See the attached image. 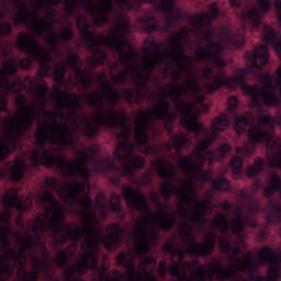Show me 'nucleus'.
I'll return each instance as SVG.
<instances>
[{"mask_svg": "<svg viewBox=\"0 0 281 281\" xmlns=\"http://www.w3.org/2000/svg\"><path fill=\"white\" fill-rule=\"evenodd\" d=\"M97 80L103 85L104 92H89V94H87V104L98 111L95 120L99 126L121 130L116 136L121 142L114 149L113 155L116 160L122 162V166H117L115 161L109 159L97 161V155L100 151L97 145L90 146L87 151L79 153L80 156L71 161L67 160L66 156H56L50 149H47L46 143L49 133L52 144L60 143L61 145L72 146L74 132L67 124H57L58 113L50 112L44 108V105H40V112L45 115L49 123L42 124L35 132V139L41 150H33L31 153V164L33 168L38 169L42 165L47 169L55 167L59 170L61 176L74 179L70 186L66 188V203L82 207L79 202L90 199V213L94 205L93 200L89 194L83 199L81 198V193L86 189V186H90L91 170L88 166L90 161L95 162L94 168L97 171L102 173H105L106 171H115L120 173L121 177L128 179L135 177L136 169H144L146 165V159L142 156L132 159L135 145L131 143V127L128 126L130 117L125 110L116 112L114 109L121 100L119 90H115L111 83H108L106 75H104V72H100ZM105 93L111 105V108L106 110V114L104 108Z\"/></svg>", "mask_w": 281, "mask_h": 281, "instance_id": "nucleus-1", "label": "nucleus"}, {"mask_svg": "<svg viewBox=\"0 0 281 281\" xmlns=\"http://www.w3.org/2000/svg\"><path fill=\"white\" fill-rule=\"evenodd\" d=\"M37 203L42 206L44 213L50 216L48 223L38 217L37 224L43 234L49 233L56 245L64 246L68 240L74 241V247L77 248V244L83 237L82 249L87 250L80 258L79 262L74 266H68L64 272L65 281H82L80 278H75L76 273L79 276L87 274L88 270L95 272L98 281H122L124 276L114 271V277L110 276L109 268L105 265L99 266L98 252L101 245L108 250L112 251L114 248L122 246L124 240V228L120 224H111L106 231L109 236H103L100 228L95 227V221L91 214L92 201L87 199L80 201L81 211L79 217L82 220V228L75 226L71 228V224H65L66 209L55 198L52 191L46 190L42 194L37 195Z\"/></svg>", "mask_w": 281, "mask_h": 281, "instance_id": "nucleus-2", "label": "nucleus"}, {"mask_svg": "<svg viewBox=\"0 0 281 281\" xmlns=\"http://www.w3.org/2000/svg\"><path fill=\"white\" fill-rule=\"evenodd\" d=\"M229 126V117L226 114H221L212 121V132L205 139L199 142L193 151L187 156L181 157L179 165L181 170L189 175L188 179H179L177 171L167 159H156L154 167L157 170L158 177L165 179L166 182L160 188V194L165 199H170L172 195H180L188 202L192 198H196L195 179L201 177L205 182H211V186L216 191H229L231 182L224 177L213 179L211 170L202 171L205 161L213 165L217 160L227 157L232 151V146L227 143L221 145L216 150H211V146L218 137V132L225 131Z\"/></svg>", "mask_w": 281, "mask_h": 281, "instance_id": "nucleus-3", "label": "nucleus"}, {"mask_svg": "<svg viewBox=\"0 0 281 281\" xmlns=\"http://www.w3.org/2000/svg\"><path fill=\"white\" fill-rule=\"evenodd\" d=\"M260 9L252 7L247 11V24L252 30H261V37L265 44L256 46L254 52L247 50V58L250 63L247 71L261 70L269 61V46L273 47L276 53L281 59V37L273 26L269 24H261L262 13H268L272 9L271 0H257ZM277 81L274 75L271 72H262L260 75L261 86L255 83L254 86L247 85V95L250 97L255 108L268 106L276 108L280 105L281 98V66L277 69ZM276 81V83H274ZM277 91H279L280 97Z\"/></svg>", "mask_w": 281, "mask_h": 281, "instance_id": "nucleus-4", "label": "nucleus"}, {"mask_svg": "<svg viewBox=\"0 0 281 281\" xmlns=\"http://www.w3.org/2000/svg\"><path fill=\"white\" fill-rule=\"evenodd\" d=\"M34 228L35 237L21 232L11 231L8 225L0 231V281H8L13 274L14 269L8 260L14 261L19 266L16 278L22 281H38L41 273H48V263L42 261L40 258H32L33 270L27 272L25 266L27 263V256H33L36 249L42 246V249L47 252V248L42 243V237Z\"/></svg>", "mask_w": 281, "mask_h": 281, "instance_id": "nucleus-5", "label": "nucleus"}, {"mask_svg": "<svg viewBox=\"0 0 281 281\" xmlns=\"http://www.w3.org/2000/svg\"><path fill=\"white\" fill-rule=\"evenodd\" d=\"M114 24L115 27L110 29L111 34L104 37L103 44L119 54V60L124 66L125 70H121L117 75H113V82L117 86L125 85L127 82V74L130 72L137 86L135 90L125 88L122 91V95L130 104H143L149 91V86L147 83L149 79H146L137 64H132L133 56H136V53H134L132 48L125 52L126 47H131L126 37V35L131 33L130 20H124L119 15L115 18Z\"/></svg>", "mask_w": 281, "mask_h": 281, "instance_id": "nucleus-6", "label": "nucleus"}, {"mask_svg": "<svg viewBox=\"0 0 281 281\" xmlns=\"http://www.w3.org/2000/svg\"><path fill=\"white\" fill-rule=\"evenodd\" d=\"M254 120L249 112H246L243 116H234L235 132L241 135L248 130L247 136L249 139V143L244 144V147H236V153L241 157H249L255 154L257 144H265L269 148L268 166L272 169H281V139L274 138V126L281 125V114L276 117L260 115L258 116V124H255Z\"/></svg>", "mask_w": 281, "mask_h": 281, "instance_id": "nucleus-7", "label": "nucleus"}, {"mask_svg": "<svg viewBox=\"0 0 281 281\" xmlns=\"http://www.w3.org/2000/svg\"><path fill=\"white\" fill-rule=\"evenodd\" d=\"M18 47L21 52H25L29 57H23L19 59V61L14 58L9 59V64H4L3 69H0V89L3 90L7 95L12 92L18 93L19 87H22L23 83L21 79H14L11 83L9 77H16L19 68L23 70L31 69L33 60L40 65V70L36 72L37 79L43 81L50 76L52 57L46 53L41 42L35 38V35L21 33L18 37Z\"/></svg>", "mask_w": 281, "mask_h": 281, "instance_id": "nucleus-8", "label": "nucleus"}, {"mask_svg": "<svg viewBox=\"0 0 281 281\" xmlns=\"http://www.w3.org/2000/svg\"><path fill=\"white\" fill-rule=\"evenodd\" d=\"M11 2L18 9V13L13 18V25H25L32 27L36 31L37 36H42L43 32L45 31L48 32L49 37H47L46 43L52 53L58 50L60 43H70L75 37V31L71 29V26H64V29L59 32V35L55 33L54 29L57 23V11L52 9V7H46L45 13L47 15V20H42V18L38 15V10H42L41 4H36V11L33 15V13H30L27 4L22 0H11Z\"/></svg>", "mask_w": 281, "mask_h": 281, "instance_id": "nucleus-9", "label": "nucleus"}, {"mask_svg": "<svg viewBox=\"0 0 281 281\" xmlns=\"http://www.w3.org/2000/svg\"><path fill=\"white\" fill-rule=\"evenodd\" d=\"M122 193L126 205L137 212L143 213L146 217L135 228L134 254L135 256H144L151 251L150 240L158 243L160 234L148 231L146 225L151 223V211L149 209L146 195L133 187L122 186Z\"/></svg>", "mask_w": 281, "mask_h": 281, "instance_id": "nucleus-10", "label": "nucleus"}, {"mask_svg": "<svg viewBox=\"0 0 281 281\" xmlns=\"http://www.w3.org/2000/svg\"><path fill=\"white\" fill-rule=\"evenodd\" d=\"M168 88H162V92L159 95V102L151 110V112H139V120L136 122L134 130L135 143L138 147H144L147 155L151 154L153 147L148 146L150 140V125L149 122L158 120L165 121L164 128L168 136H173V123L178 119V112L172 110L169 101H167Z\"/></svg>", "mask_w": 281, "mask_h": 281, "instance_id": "nucleus-11", "label": "nucleus"}, {"mask_svg": "<svg viewBox=\"0 0 281 281\" xmlns=\"http://www.w3.org/2000/svg\"><path fill=\"white\" fill-rule=\"evenodd\" d=\"M188 92L193 95L196 104H204L206 97L202 94L195 77H190V79L187 80V88L184 83H176V86H172V88H168L167 90V93H169L171 97V101L175 103L177 112L182 116L181 123L186 131L192 133L196 138H200L202 135H211L204 125L200 124L194 117L190 116V112L195 106V103L182 101V98Z\"/></svg>", "mask_w": 281, "mask_h": 281, "instance_id": "nucleus-12", "label": "nucleus"}, {"mask_svg": "<svg viewBox=\"0 0 281 281\" xmlns=\"http://www.w3.org/2000/svg\"><path fill=\"white\" fill-rule=\"evenodd\" d=\"M195 20L193 22L194 26L203 31V40L207 43L205 48H200L198 52V59L203 60L209 64H215V67L224 68L226 67V61L221 57L223 52V46L220 42H213L214 31H212V25L214 20L222 16V11L217 2H211L210 13L202 11V13H195Z\"/></svg>", "mask_w": 281, "mask_h": 281, "instance_id": "nucleus-13", "label": "nucleus"}, {"mask_svg": "<svg viewBox=\"0 0 281 281\" xmlns=\"http://www.w3.org/2000/svg\"><path fill=\"white\" fill-rule=\"evenodd\" d=\"M16 102L21 108L23 117L19 121V123L10 125L4 136V140L0 142V162L4 161L9 155L19 149L21 138L32 130L34 124L35 103H33L32 108H27L25 94L18 97Z\"/></svg>", "mask_w": 281, "mask_h": 281, "instance_id": "nucleus-14", "label": "nucleus"}, {"mask_svg": "<svg viewBox=\"0 0 281 281\" xmlns=\"http://www.w3.org/2000/svg\"><path fill=\"white\" fill-rule=\"evenodd\" d=\"M276 193H279L281 199V177L279 173L272 172L268 186L263 189V195L269 200L266 209L256 199H251L247 204V210L251 214L263 213L266 215L267 225L281 223V205L273 200Z\"/></svg>", "mask_w": 281, "mask_h": 281, "instance_id": "nucleus-15", "label": "nucleus"}, {"mask_svg": "<svg viewBox=\"0 0 281 281\" xmlns=\"http://www.w3.org/2000/svg\"><path fill=\"white\" fill-rule=\"evenodd\" d=\"M65 1L68 14H74L80 5L85 7V12L92 16V23L95 27H103L110 22V14L115 11L113 0H100L95 7L94 0H49L50 4L59 5Z\"/></svg>", "mask_w": 281, "mask_h": 281, "instance_id": "nucleus-16", "label": "nucleus"}, {"mask_svg": "<svg viewBox=\"0 0 281 281\" xmlns=\"http://www.w3.org/2000/svg\"><path fill=\"white\" fill-rule=\"evenodd\" d=\"M139 3H150L155 5V9L159 12L166 13V22L160 26L155 15L148 18H138V22L143 24L144 31L151 34L153 32H170L178 21L181 19V13H176V0H138Z\"/></svg>", "mask_w": 281, "mask_h": 281, "instance_id": "nucleus-17", "label": "nucleus"}, {"mask_svg": "<svg viewBox=\"0 0 281 281\" xmlns=\"http://www.w3.org/2000/svg\"><path fill=\"white\" fill-rule=\"evenodd\" d=\"M1 204L3 207V212L0 214V232L2 227H8L11 231V220L13 217L12 209H15L19 214L15 216L14 222L16 227L24 228L25 222L23 217V213L29 212L33 209V203L30 202L29 204L19 195L18 192L13 193H4L1 199Z\"/></svg>", "mask_w": 281, "mask_h": 281, "instance_id": "nucleus-18", "label": "nucleus"}, {"mask_svg": "<svg viewBox=\"0 0 281 281\" xmlns=\"http://www.w3.org/2000/svg\"><path fill=\"white\" fill-rule=\"evenodd\" d=\"M187 38H189V33L181 31L180 33H173L168 41L172 49L167 50L166 54L167 57L176 64V67L179 68V70L173 71L177 81L181 80L182 76L191 69L193 65V59L190 55H186L184 46L181 44V42H184Z\"/></svg>", "mask_w": 281, "mask_h": 281, "instance_id": "nucleus-19", "label": "nucleus"}, {"mask_svg": "<svg viewBox=\"0 0 281 281\" xmlns=\"http://www.w3.org/2000/svg\"><path fill=\"white\" fill-rule=\"evenodd\" d=\"M56 100H59L58 109L60 111V119L65 120L64 112L69 110L71 114L69 120L71 125L77 126L80 115L78 114V109L81 106V99H79L76 92H66V90H56V93L53 94Z\"/></svg>", "mask_w": 281, "mask_h": 281, "instance_id": "nucleus-20", "label": "nucleus"}, {"mask_svg": "<svg viewBox=\"0 0 281 281\" xmlns=\"http://www.w3.org/2000/svg\"><path fill=\"white\" fill-rule=\"evenodd\" d=\"M182 227L187 231H181V236L186 239L188 244L194 246L196 251V257L207 258L212 256V254L216 249V234L213 232H209L206 234L205 243H198L195 238L192 237L193 227L188 223L182 224Z\"/></svg>", "mask_w": 281, "mask_h": 281, "instance_id": "nucleus-21", "label": "nucleus"}, {"mask_svg": "<svg viewBox=\"0 0 281 281\" xmlns=\"http://www.w3.org/2000/svg\"><path fill=\"white\" fill-rule=\"evenodd\" d=\"M116 266L126 270L128 281H158L157 277L143 269L136 270L135 256L132 252H121L115 258Z\"/></svg>", "mask_w": 281, "mask_h": 281, "instance_id": "nucleus-22", "label": "nucleus"}, {"mask_svg": "<svg viewBox=\"0 0 281 281\" xmlns=\"http://www.w3.org/2000/svg\"><path fill=\"white\" fill-rule=\"evenodd\" d=\"M221 248L223 249V251L229 255L232 260L236 259L238 261L237 269L239 271L247 273L250 279H254L256 277L258 268L255 266L254 259L250 254H248L244 260L237 258V256L241 252L240 247H232V245L224 239L221 240Z\"/></svg>", "mask_w": 281, "mask_h": 281, "instance_id": "nucleus-23", "label": "nucleus"}, {"mask_svg": "<svg viewBox=\"0 0 281 281\" xmlns=\"http://www.w3.org/2000/svg\"><path fill=\"white\" fill-rule=\"evenodd\" d=\"M195 211L192 214H188V209L184 205H180V215L187 221L196 224L200 227H203L206 221L203 218V213L207 210L213 211L211 200H194Z\"/></svg>", "mask_w": 281, "mask_h": 281, "instance_id": "nucleus-24", "label": "nucleus"}, {"mask_svg": "<svg viewBox=\"0 0 281 281\" xmlns=\"http://www.w3.org/2000/svg\"><path fill=\"white\" fill-rule=\"evenodd\" d=\"M67 53L70 54L66 57L67 66L75 71V77L79 80L80 85L85 89H89L93 83V79L92 77H90L89 72H87L86 70H81V57H79L77 53H72V50H67Z\"/></svg>", "mask_w": 281, "mask_h": 281, "instance_id": "nucleus-25", "label": "nucleus"}, {"mask_svg": "<svg viewBox=\"0 0 281 281\" xmlns=\"http://www.w3.org/2000/svg\"><path fill=\"white\" fill-rule=\"evenodd\" d=\"M274 250L270 247H262L260 251L257 254V263L259 266L269 263L270 268L268 270L269 277L273 280H279L280 278V266L281 263L274 260Z\"/></svg>", "mask_w": 281, "mask_h": 281, "instance_id": "nucleus-26", "label": "nucleus"}, {"mask_svg": "<svg viewBox=\"0 0 281 281\" xmlns=\"http://www.w3.org/2000/svg\"><path fill=\"white\" fill-rule=\"evenodd\" d=\"M194 261L195 260L192 261V266L194 268H198V269L190 279H188V277H187V270L184 268H181L180 263H178V262H173L172 265L167 267L166 261H164V260L159 261L158 262V273L162 278H165L169 272L171 277H175V278H178V279H181V280H186V281L194 280V281H196L198 279H195V274L198 273L200 268H199V266L194 265Z\"/></svg>", "mask_w": 281, "mask_h": 281, "instance_id": "nucleus-27", "label": "nucleus"}, {"mask_svg": "<svg viewBox=\"0 0 281 281\" xmlns=\"http://www.w3.org/2000/svg\"><path fill=\"white\" fill-rule=\"evenodd\" d=\"M154 203L159 207L158 213L155 215L159 231H172L176 224V217L169 214V207L160 203L156 193H154Z\"/></svg>", "mask_w": 281, "mask_h": 281, "instance_id": "nucleus-28", "label": "nucleus"}, {"mask_svg": "<svg viewBox=\"0 0 281 281\" xmlns=\"http://www.w3.org/2000/svg\"><path fill=\"white\" fill-rule=\"evenodd\" d=\"M76 26L83 37L86 47L95 48V42L99 41V37H97L94 31H90L87 15H78V18H76Z\"/></svg>", "mask_w": 281, "mask_h": 281, "instance_id": "nucleus-29", "label": "nucleus"}, {"mask_svg": "<svg viewBox=\"0 0 281 281\" xmlns=\"http://www.w3.org/2000/svg\"><path fill=\"white\" fill-rule=\"evenodd\" d=\"M249 225L251 228L258 227V222L252 220L250 216H246V220L243 218V209L237 207L236 218L231 222V228L234 234L243 233L246 229V225Z\"/></svg>", "mask_w": 281, "mask_h": 281, "instance_id": "nucleus-30", "label": "nucleus"}, {"mask_svg": "<svg viewBox=\"0 0 281 281\" xmlns=\"http://www.w3.org/2000/svg\"><path fill=\"white\" fill-rule=\"evenodd\" d=\"M164 250L171 256V258L177 257L179 266L184 261L187 255L198 256V251L192 244L188 243L186 249L177 248L172 244L165 245Z\"/></svg>", "mask_w": 281, "mask_h": 281, "instance_id": "nucleus-31", "label": "nucleus"}, {"mask_svg": "<svg viewBox=\"0 0 281 281\" xmlns=\"http://www.w3.org/2000/svg\"><path fill=\"white\" fill-rule=\"evenodd\" d=\"M166 61L165 55H147L144 64L143 76L146 80H151V74L157 70L158 66Z\"/></svg>", "mask_w": 281, "mask_h": 281, "instance_id": "nucleus-32", "label": "nucleus"}, {"mask_svg": "<svg viewBox=\"0 0 281 281\" xmlns=\"http://www.w3.org/2000/svg\"><path fill=\"white\" fill-rule=\"evenodd\" d=\"M215 274L220 281H240L238 279V269L234 266L224 267L221 261L215 263Z\"/></svg>", "mask_w": 281, "mask_h": 281, "instance_id": "nucleus-33", "label": "nucleus"}, {"mask_svg": "<svg viewBox=\"0 0 281 281\" xmlns=\"http://www.w3.org/2000/svg\"><path fill=\"white\" fill-rule=\"evenodd\" d=\"M192 140L189 138L187 134L177 135L176 137L171 138V142H167L164 146L166 151H171L173 148L176 149L177 154H181L182 148H189Z\"/></svg>", "mask_w": 281, "mask_h": 281, "instance_id": "nucleus-34", "label": "nucleus"}, {"mask_svg": "<svg viewBox=\"0 0 281 281\" xmlns=\"http://www.w3.org/2000/svg\"><path fill=\"white\" fill-rule=\"evenodd\" d=\"M193 265L198 266L199 269L196 271V273L194 274V279L196 280H188V281H212L214 279V269L212 266H204L201 265L199 261L194 260Z\"/></svg>", "mask_w": 281, "mask_h": 281, "instance_id": "nucleus-35", "label": "nucleus"}, {"mask_svg": "<svg viewBox=\"0 0 281 281\" xmlns=\"http://www.w3.org/2000/svg\"><path fill=\"white\" fill-rule=\"evenodd\" d=\"M99 41L95 42L94 48H88L90 52H92L94 55L90 61L91 68H97L98 66H104L105 60L108 59V53L106 50H103L102 48H98Z\"/></svg>", "mask_w": 281, "mask_h": 281, "instance_id": "nucleus-36", "label": "nucleus"}, {"mask_svg": "<svg viewBox=\"0 0 281 281\" xmlns=\"http://www.w3.org/2000/svg\"><path fill=\"white\" fill-rule=\"evenodd\" d=\"M110 206H111L112 213L116 214V216L120 221L125 220L126 213H125L123 206L121 205V196L119 194L113 193L111 195Z\"/></svg>", "mask_w": 281, "mask_h": 281, "instance_id": "nucleus-37", "label": "nucleus"}, {"mask_svg": "<svg viewBox=\"0 0 281 281\" xmlns=\"http://www.w3.org/2000/svg\"><path fill=\"white\" fill-rule=\"evenodd\" d=\"M226 41L235 47L240 48L246 43L245 33H234L232 29H226Z\"/></svg>", "mask_w": 281, "mask_h": 281, "instance_id": "nucleus-38", "label": "nucleus"}, {"mask_svg": "<svg viewBox=\"0 0 281 281\" xmlns=\"http://www.w3.org/2000/svg\"><path fill=\"white\" fill-rule=\"evenodd\" d=\"M26 173V167L23 164H15L11 167L9 178L12 182L19 183Z\"/></svg>", "mask_w": 281, "mask_h": 281, "instance_id": "nucleus-39", "label": "nucleus"}, {"mask_svg": "<svg viewBox=\"0 0 281 281\" xmlns=\"http://www.w3.org/2000/svg\"><path fill=\"white\" fill-rule=\"evenodd\" d=\"M255 165L250 166L246 169V175L249 178H254L257 177L259 175H261L262 172H265L266 169V161L262 158H256L254 160Z\"/></svg>", "mask_w": 281, "mask_h": 281, "instance_id": "nucleus-40", "label": "nucleus"}, {"mask_svg": "<svg viewBox=\"0 0 281 281\" xmlns=\"http://www.w3.org/2000/svg\"><path fill=\"white\" fill-rule=\"evenodd\" d=\"M145 44L149 45L148 47L145 46V52L147 56H149V54L165 56V53H160V48H165L166 44L148 38L145 40Z\"/></svg>", "mask_w": 281, "mask_h": 281, "instance_id": "nucleus-41", "label": "nucleus"}, {"mask_svg": "<svg viewBox=\"0 0 281 281\" xmlns=\"http://www.w3.org/2000/svg\"><path fill=\"white\" fill-rule=\"evenodd\" d=\"M244 158L237 156L233 157L231 160L232 172L237 178H241L244 176Z\"/></svg>", "mask_w": 281, "mask_h": 281, "instance_id": "nucleus-42", "label": "nucleus"}, {"mask_svg": "<svg viewBox=\"0 0 281 281\" xmlns=\"http://www.w3.org/2000/svg\"><path fill=\"white\" fill-rule=\"evenodd\" d=\"M212 225L223 234L229 229L228 218L225 214H218V217L212 221Z\"/></svg>", "mask_w": 281, "mask_h": 281, "instance_id": "nucleus-43", "label": "nucleus"}, {"mask_svg": "<svg viewBox=\"0 0 281 281\" xmlns=\"http://www.w3.org/2000/svg\"><path fill=\"white\" fill-rule=\"evenodd\" d=\"M54 81L61 82L65 80L67 74V66L65 61H59L54 70Z\"/></svg>", "mask_w": 281, "mask_h": 281, "instance_id": "nucleus-44", "label": "nucleus"}, {"mask_svg": "<svg viewBox=\"0 0 281 281\" xmlns=\"http://www.w3.org/2000/svg\"><path fill=\"white\" fill-rule=\"evenodd\" d=\"M81 123L85 127V135L89 138H94L97 135L100 134V127L92 126L90 122L82 120Z\"/></svg>", "mask_w": 281, "mask_h": 281, "instance_id": "nucleus-45", "label": "nucleus"}, {"mask_svg": "<svg viewBox=\"0 0 281 281\" xmlns=\"http://www.w3.org/2000/svg\"><path fill=\"white\" fill-rule=\"evenodd\" d=\"M67 254L65 250H60L56 255V266L57 268H66L67 267Z\"/></svg>", "mask_w": 281, "mask_h": 281, "instance_id": "nucleus-46", "label": "nucleus"}, {"mask_svg": "<svg viewBox=\"0 0 281 281\" xmlns=\"http://www.w3.org/2000/svg\"><path fill=\"white\" fill-rule=\"evenodd\" d=\"M13 32V26L10 22L0 23V38L9 36Z\"/></svg>", "mask_w": 281, "mask_h": 281, "instance_id": "nucleus-47", "label": "nucleus"}, {"mask_svg": "<svg viewBox=\"0 0 281 281\" xmlns=\"http://www.w3.org/2000/svg\"><path fill=\"white\" fill-rule=\"evenodd\" d=\"M45 186L53 192L60 191L58 180L55 178L49 177V178L45 179Z\"/></svg>", "mask_w": 281, "mask_h": 281, "instance_id": "nucleus-48", "label": "nucleus"}, {"mask_svg": "<svg viewBox=\"0 0 281 281\" xmlns=\"http://www.w3.org/2000/svg\"><path fill=\"white\" fill-rule=\"evenodd\" d=\"M239 106V99H237V97H231L228 98V105L227 109L231 113H235L236 110Z\"/></svg>", "mask_w": 281, "mask_h": 281, "instance_id": "nucleus-49", "label": "nucleus"}, {"mask_svg": "<svg viewBox=\"0 0 281 281\" xmlns=\"http://www.w3.org/2000/svg\"><path fill=\"white\" fill-rule=\"evenodd\" d=\"M120 8L125 9L126 11L131 12L134 9V4L131 0H114Z\"/></svg>", "mask_w": 281, "mask_h": 281, "instance_id": "nucleus-50", "label": "nucleus"}, {"mask_svg": "<svg viewBox=\"0 0 281 281\" xmlns=\"http://www.w3.org/2000/svg\"><path fill=\"white\" fill-rule=\"evenodd\" d=\"M37 91L42 98L46 99L49 92V86L46 83V81H42V83L37 86Z\"/></svg>", "mask_w": 281, "mask_h": 281, "instance_id": "nucleus-51", "label": "nucleus"}, {"mask_svg": "<svg viewBox=\"0 0 281 281\" xmlns=\"http://www.w3.org/2000/svg\"><path fill=\"white\" fill-rule=\"evenodd\" d=\"M1 113L10 114V112L8 110V101H7L5 97H3L2 94H0V114Z\"/></svg>", "mask_w": 281, "mask_h": 281, "instance_id": "nucleus-52", "label": "nucleus"}, {"mask_svg": "<svg viewBox=\"0 0 281 281\" xmlns=\"http://www.w3.org/2000/svg\"><path fill=\"white\" fill-rule=\"evenodd\" d=\"M273 8L276 12L279 14V21L281 23V0H274Z\"/></svg>", "mask_w": 281, "mask_h": 281, "instance_id": "nucleus-53", "label": "nucleus"}, {"mask_svg": "<svg viewBox=\"0 0 281 281\" xmlns=\"http://www.w3.org/2000/svg\"><path fill=\"white\" fill-rule=\"evenodd\" d=\"M145 256H146V255H144V256H137V257L140 258V262H142L143 266H145V267L151 266V259H150V257H145Z\"/></svg>", "mask_w": 281, "mask_h": 281, "instance_id": "nucleus-54", "label": "nucleus"}, {"mask_svg": "<svg viewBox=\"0 0 281 281\" xmlns=\"http://www.w3.org/2000/svg\"><path fill=\"white\" fill-rule=\"evenodd\" d=\"M244 0H229V4L232 8L238 9L243 5Z\"/></svg>", "mask_w": 281, "mask_h": 281, "instance_id": "nucleus-55", "label": "nucleus"}, {"mask_svg": "<svg viewBox=\"0 0 281 281\" xmlns=\"http://www.w3.org/2000/svg\"><path fill=\"white\" fill-rule=\"evenodd\" d=\"M222 209L226 212V213H231L233 207H232V204L227 201H225L223 204H222Z\"/></svg>", "mask_w": 281, "mask_h": 281, "instance_id": "nucleus-56", "label": "nucleus"}, {"mask_svg": "<svg viewBox=\"0 0 281 281\" xmlns=\"http://www.w3.org/2000/svg\"><path fill=\"white\" fill-rule=\"evenodd\" d=\"M1 3L5 4V0H0ZM8 14V11H2V9H0V20L4 19Z\"/></svg>", "mask_w": 281, "mask_h": 281, "instance_id": "nucleus-57", "label": "nucleus"}, {"mask_svg": "<svg viewBox=\"0 0 281 281\" xmlns=\"http://www.w3.org/2000/svg\"><path fill=\"white\" fill-rule=\"evenodd\" d=\"M97 199L100 200L98 203L102 204L106 200V196L103 193H98Z\"/></svg>", "mask_w": 281, "mask_h": 281, "instance_id": "nucleus-58", "label": "nucleus"}, {"mask_svg": "<svg viewBox=\"0 0 281 281\" xmlns=\"http://www.w3.org/2000/svg\"><path fill=\"white\" fill-rule=\"evenodd\" d=\"M273 259L281 265V251L278 255L273 251Z\"/></svg>", "mask_w": 281, "mask_h": 281, "instance_id": "nucleus-59", "label": "nucleus"}, {"mask_svg": "<svg viewBox=\"0 0 281 281\" xmlns=\"http://www.w3.org/2000/svg\"><path fill=\"white\" fill-rule=\"evenodd\" d=\"M255 281H270V279L263 276H258Z\"/></svg>", "mask_w": 281, "mask_h": 281, "instance_id": "nucleus-60", "label": "nucleus"}, {"mask_svg": "<svg viewBox=\"0 0 281 281\" xmlns=\"http://www.w3.org/2000/svg\"><path fill=\"white\" fill-rule=\"evenodd\" d=\"M112 182H113L114 184H120V183H121V178H120V177H117V178H112Z\"/></svg>", "mask_w": 281, "mask_h": 281, "instance_id": "nucleus-61", "label": "nucleus"}, {"mask_svg": "<svg viewBox=\"0 0 281 281\" xmlns=\"http://www.w3.org/2000/svg\"><path fill=\"white\" fill-rule=\"evenodd\" d=\"M206 200H212L213 199V194L211 193V191L206 192Z\"/></svg>", "mask_w": 281, "mask_h": 281, "instance_id": "nucleus-62", "label": "nucleus"}, {"mask_svg": "<svg viewBox=\"0 0 281 281\" xmlns=\"http://www.w3.org/2000/svg\"><path fill=\"white\" fill-rule=\"evenodd\" d=\"M260 237H261L262 239H266V238H267V232H266V231H261V232H260Z\"/></svg>", "mask_w": 281, "mask_h": 281, "instance_id": "nucleus-63", "label": "nucleus"}, {"mask_svg": "<svg viewBox=\"0 0 281 281\" xmlns=\"http://www.w3.org/2000/svg\"><path fill=\"white\" fill-rule=\"evenodd\" d=\"M7 176V172L4 170L0 169V179L4 178Z\"/></svg>", "mask_w": 281, "mask_h": 281, "instance_id": "nucleus-64", "label": "nucleus"}]
</instances>
